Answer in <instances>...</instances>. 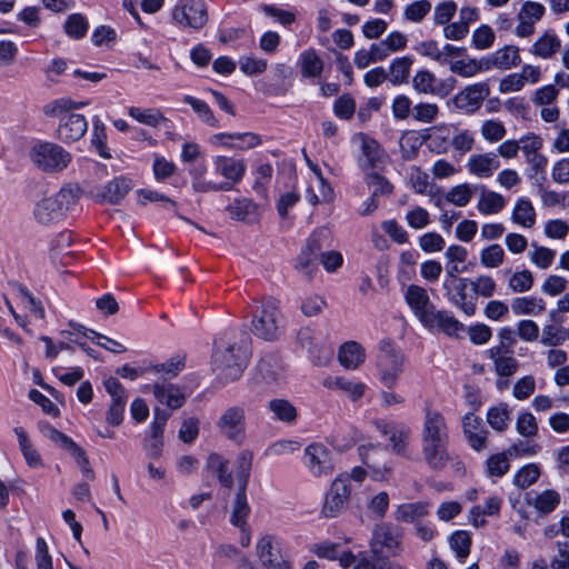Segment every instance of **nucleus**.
<instances>
[{"label": "nucleus", "instance_id": "obj_1", "mask_svg": "<svg viewBox=\"0 0 569 569\" xmlns=\"http://www.w3.org/2000/svg\"><path fill=\"white\" fill-rule=\"evenodd\" d=\"M421 437V453L425 462L433 470H442L450 461L448 451L449 429L443 415L429 407L425 408Z\"/></svg>", "mask_w": 569, "mask_h": 569}, {"label": "nucleus", "instance_id": "obj_2", "mask_svg": "<svg viewBox=\"0 0 569 569\" xmlns=\"http://www.w3.org/2000/svg\"><path fill=\"white\" fill-rule=\"evenodd\" d=\"M88 101H74L63 97L50 101L43 107V113L58 118L57 137L64 143L80 140L88 130V121L84 116L76 111L88 106Z\"/></svg>", "mask_w": 569, "mask_h": 569}, {"label": "nucleus", "instance_id": "obj_3", "mask_svg": "<svg viewBox=\"0 0 569 569\" xmlns=\"http://www.w3.org/2000/svg\"><path fill=\"white\" fill-rule=\"evenodd\" d=\"M80 198V189L76 186H63L56 193L43 192L34 202L33 217L41 224H50L60 221L74 208Z\"/></svg>", "mask_w": 569, "mask_h": 569}, {"label": "nucleus", "instance_id": "obj_4", "mask_svg": "<svg viewBox=\"0 0 569 569\" xmlns=\"http://www.w3.org/2000/svg\"><path fill=\"white\" fill-rule=\"evenodd\" d=\"M247 345H230L223 350H216L212 356V370L223 382L239 379L248 363Z\"/></svg>", "mask_w": 569, "mask_h": 569}, {"label": "nucleus", "instance_id": "obj_5", "mask_svg": "<svg viewBox=\"0 0 569 569\" xmlns=\"http://www.w3.org/2000/svg\"><path fill=\"white\" fill-rule=\"evenodd\" d=\"M405 357L390 340H382L378 346L376 368L379 381L388 389L397 386L403 371Z\"/></svg>", "mask_w": 569, "mask_h": 569}, {"label": "nucleus", "instance_id": "obj_6", "mask_svg": "<svg viewBox=\"0 0 569 569\" xmlns=\"http://www.w3.org/2000/svg\"><path fill=\"white\" fill-rule=\"evenodd\" d=\"M31 162L43 172H60L71 162V154L61 146L49 142H36L30 149Z\"/></svg>", "mask_w": 569, "mask_h": 569}, {"label": "nucleus", "instance_id": "obj_7", "mask_svg": "<svg viewBox=\"0 0 569 569\" xmlns=\"http://www.w3.org/2000/svg\"><path fill=\"white\" fill-rule=\"evenodd\" d=\"M370 551L373 557H396L402 550V530L390 522L375 525L369 541Z\"/></svg>", "mask_w": 569, "mask_h": 569}, {"label": "nucleus", "instance_id": "obj_8", "mask_svg": "<svg viewBox=\"0 0 569 569\" xmlns=\"http://www.w3.org/2000/svg\"><path fill=\"white\" fill-rule=\"evenodd\" d=\"M282 316L279 301L267 298L261 302L260 312L252 320L253 333L264 340H274L280 336Z\"/></svg>", "mask_w": 569, "mask_h": 569}, {"label": "nucleus", "instance_id": "obj_9", "mask_svg": "<svg viewBox=\"0 0 569 569\" xmlns=\"http://www.w3.org/2000/svg\"><path fill=\"white\" fill-rule=\"evenodd\" d=\"M352 493V486L349 477L337 476L325 493L320 513L323 518L331 519L339 517L349 506Z\"/></svg>", "mask_w": 569, "mask_h": 569}, {"label": "nucleus", "instance_id": "obj_10", "mask_svg": "<svg viewBox=\"0 0 569 569\" xmlns=\"http://www.w3.org/2000/svg\"><path fill=\"white\" fill-rule=\"evenodd\" d=\"M171 18L181 29L200 30L208 22V9L203 0H178Z\"/></svg>", "mask_w": 569, "mask_h": 569}, {"label": "nucleus", "instance_id": "obj_11", "mask_svg": "<svg viewBox=\"0 0 569 569\" xmlns=\"http://www.w3.org/2000/svg\"><path fill=\"white\" fill-rule=\"evenodd\" d=\"M256 556L263 569H292L280 539L273 535L264 533L258 538Z\"/></svg>", "mask_w": 569, "mask_h": 569}, {"label": "nucleus", "instance_id": "obj_12", "mask_svg": "<svg viewBox=\"0 0 569 569\" xmlns=\"http://www.w3.org/2000/svg\"><path fill=\"white\" fill-rule=\"evenodd\" d=\"M358 451L375 481L386 482L389 480L392 473V463L385 447L380 443H368L360 446Z\"/></svg>", "mask_w": 569, "mask_h": 569}, {"label": "nucleus", "instance_id": "obj_13", "mask_svg": "<svg viewBox=\"0 0 569 569\" xmlns=\"http://www.w3.org/2000/svg\"><path fill=\"white\" fill-rule=\"evenodd\" d=\"M302 463L313 478H327L335 471L332 451L323 443L313 442L303 450Z\"/></svg>", "mask_w": 569, "mask_h": 569}, {"label": "nucleus", "instance_id": "obj_14", "mask_svg": "<svg viewBox=\"0 0 569 569\" xmlns=\"http://www.w3.org/2000/svg\"><path fill=\"white\" fill-rule=\"evenodd\" d=\"M246 410L241 406L227 408L217 420L218 431L231 441L242 442L246 438Z\"/></svg>", "mask_w": 569, "mask_h": 569}, {"label": "nucleus", "instance_id": "obj_15", "mask_svg": "<svg viewBox=\"0 0 569 569\" xmlns=\"http://www.w3.org/2000/svg\"><path fill=\"white\" fill-rule=\"evenodd\" d=\"M445 296L447 299L466 316L471 317L476 313L477 303L473 295H468L467 289L470 287L469 278H460L443 280L442 283Z\"/></svg>", "mask_w": 569, "mask_h": 569}, {"label": "nucleus", "instance_id": "obj_16", "mask_svg": "<svg viewBox=\"0 0 569 569\" xmlns=\"http://www.w3.org/2000/svg\"><path fill=\"white\" fill-rule=\"evenodd\" d=\"M212 167L216 174L219 176L223 191H229L234 184L239 183L246 173V162L228 156H216L212 158Z\"/></svg>", "mask_w": 569, "mask_h": 569}, {"label": "nucleus", "instance_id": "obj_17", "mask_svg": "<svg viewBox=\"0 0 569 569\" xmlns=\"http://www.w3.org/2000/svg\"><path fill=\"white\" fill-rule=\"evenodd\" d=\"M489 93L490 89L486 82H477L459 91L452 98V103L457 109L466 113H472L481 107Z\"/></svg>", "mask_w": 569, "mask_h": 569}, {"label": "nucleus", "instance_id": "obj_18", "mask_svg": "<svg viewBox=\"0 0 569 569\" xmlns=\"http://www.w3.org/2000/svg\"><path fill=\"white\" fill-rule=\"evenodd\" d=\"M455 82L453 78L442 81L429 70H419L412 79V87L419 93L446 97L453 89Z\"/></svg>", "mask_w": 569, "mask_h": 569}, {"label": "nucleus", "instance_id": "obj_19", "mask_svg": "<svg viewBox=\"0 0 569 569\" xmlns=\"http://www.w3.org/2000/svg\"><path fill=\"white\" fill-rule=\"evenodd\" d=\"M545 7L535 1H526L518 14H517V26L515 28V33L519 38H529L535 33L536 24L541 20L545 14Z\"/></svg>", "mask_w": 569, "mask_h": 569}, {"label": "nucleus", "instance_id": "obj_20", "mask_svg": "<svg viewBox=\"0 0 569 569\" xmlns=\"http://www.w3.org/2000/svg\"><path fill=\"white\" fill-rule=\"evenodd\" d=\"M405 300L413 315L425 325L437 309L431 302L427 290L417 284H410L405 292Z\"/></svg>", "mask_w": 569, "mask_h": 569}, {"label": "nucleus", "instance_id": "obj_21", "mask_svg": "<svg viewBox=\"0 0 569 569\" xmlns=\"http://www.w3.org/2000/svg\"><path fill=\"white\" fill-rule=\"evenodd\" d=\"M168 419L167 412L154 409V418L144 441V450L151 458H159L162 453L163 431Z\"/></svg>", "mask_w": 569, "mask_h": 569}, {"label": "nucleus", "instance_id": "obj_22", "mask_svg": "<svg viewBox=\"0 0 569 569\" xmlns=\"http://www.w3.org/2000/svg\"><path fill=\"white\" fill-rule=\"evenodd\" d=\"M487 356L493 362L495 372L499 377H511L519 368V362L513 357L512 350L503 345L489 348Z\"/></svg>", "mask_w": 569, "mask_h": 569}, {"label": "nucleus", "instance_id": "obj_23", "mask_svg": "<svg viewBox=\"0 0 569 569\" xmlns=\"http://www.w3.org/2000/svg\"><path fill=\"white\" fill-rule=\"evenodd\" d=\"M462 430L469 446L476 451L487 448L488 431L482 425L480 417L468 412L462 418Z\"/></svg>", "mask_w": 569, "mask_h": 569}, {"label": "nucleus", "instance_id": "obj_24", "mask_svg": "<svg viewBox=\"0 0 569 569\" xmlns=\"http://www.w3.org/2000/svg\"><path fill=\"white\" fill-rule=\"evenodd\" d=\"M500 168V161L496 153L483 152L471 154L466 162L469 174L479 179H488Z\"/></svg>", "mask_w": 569, "mask_h": 569}, {"label": "nucleus", "instance_id": "obj_25", "mask_svg": "<svg viewBox=\"0 0 569 569\" xmlns=\"http://www.w3.org/2000/svg\"><path fill=\"white\" fill-rule=\"evenodd\" d=\"M191 177V187L193 191L199 193H209L223 191V186L220 183L219 176L216 174V170L209 172L207 167L196 166L189 170Z\"/></svg>", "mask_w": 569, "mask_h": 569}, {"label": "nucleus", "instance_id": "obj_26", "mask_svg": "<svg viewBox=\"0 0 569 569\" xmlns=\"http://www.w3.org/2000/svg\"><path fill=\"white\" fill-rule=\"evenodd\" d=\"M526 501L535 509L538 516L547 517L558 508L561 502V496L555 489H546L538 493H527Z\"/></svg>", "mask_w": 569, "mask_h": 569}, {"label": "nucleus", "instance_id": "obj_27", "mask_svg": "<svg viewBox=\"0 0 569 569\" xmlns=\"http://www.w3.org/2000/svg\"><path fill=\"white\" fill-rule=\"evenodd\" d=\"M488 71L491 69L509 70L520 64L521 58L517 46H505L485 57Z\"/></svg>", "mask_w": 569, "mask_h": 569}, {"label": "nucleus", "instance_id": "obj_28", "mask_svg": "<svg viewBox=\"0 0 569 569\" xmlns=\"http://www.w3.org/2000/svg\"><path fill=\"white\" fill-rule=\"evenodd\" d=\"M423 326L430 330L438 329L449 337H459L465 330V326L450 312L438 309Z\"/></svg>", "mask_w": 569, "mask_h": 569}, {"label": "nucleus", "instance_id": "obj_29", "mask_svg": "<svg viewBox=\"0 0 569 569\" xmlns=\"http://www.w3.org/2000/svg\"><path fill=\"white\" fill-rule=\"evenodd\" d=\"M323 387L330 390L343 392L351 401L360 400L367 390V385L360 381H353L346 377L329 376L323 382Z\"/></svg>", "mask_w": 569, "mask_h": 569}, {"label": "nucleus", "instance_id": "obj_30", "mask_svg": "<svg viewBox=\"0 0 569 569\" xmlns=\"http://www.w3.org/2000/svg\"><path fill=\"white\" fill-rule=\"evenodd\" d=\"M361 151L362 154L359 158V166L363 170L380 168L387 159L380 144L366 136H361Z\"/></svg>", "mask_w": 569, "mask_h": 569}, {"label": "nucleus", "instance_id": "obj_31", "mask_svg": "<svg viewBox=\"0 0 569 569\" xmlns=\"http://www.w3.org/2000/svg\"><path fill=\"white\" fill-rule=\"evenodd\" d=\"M561 49V41L553 30L543 31L532 43L529 52L537 58L551 59Z\"/></svg>", "mask_w": 569, "mask_h": 569}, {"label": "nucleus", "instance_id": "obj_32", "mask_svg": "<svg viewBox=\"0 0 569 569\" xmlns=\"http://www.w3.org/2000/svg\"><path fill=\"white\" fill-rule=\"evenodd\" d=\"M453 126L441 123L428 129L427 141L431 151L441 154L447 153L451 146Z\"/></svg>", "mask_w": 569, "mask_h": 569}, {"label": "nucleus", "instance_id": "obj_33", "mask_svg": "<svg viewBox=\"0 0 569 569\" xmlns=\"http://www.w3.org/2000/svg\"><path fill=\"white\" fill-rule=\"evenodd\" d=\"M229 217L237 221L256 222L259 218V207L248 198H237L226 208Z\"/></svg>", "mask_w": 569, "mask_h": 569}, {"label": "nucleus", "instance_id": "obj_34", "mask_svg": "<svg viewBox=\"0 0 569 569\" xmlns=\"http://www.w3.org/2000/svg\"><path fill=\"white\" fill-rule=\"evenodd\" d=\"M131 189L132 183L130 179L118 177L109 181L97 197L103 202L116 204L119 203Z\"/></svg>", "mask_w": 569, "mask_h": 569}, {"label": "nucleus", "instance_id": "obj_35", "mask_svg": "<svg viewBox=\"0 0 569 569\" xmlns=\"http://www.w3.org/2000/svg\"><path fill=\"white\" fill-rule=\"evenodd\" d=\"M366 359L363 347L356 341L343 343L338 352L339 363L347 370L358 369Z\"/></svg>", "mask_w": 569, "mask_h": 569}, {"label": "nucleus", "instance_id": "obj_36", "mask_svg": "<svg viewBox=\"0 0 569 569\" xmlns=\"http://www.w3.org/2000/svg\"><path fill=\"white\" fill-rule=\"evenodd\" d=\"M150 388L154 398L171 409H178L184 403V395L171 383H154Z\"/></svg>", "mask_w": 569, "mask_h": 569}, {"label": "nucleus", "instance_id": "obj_37", "mask_svg": "<svg viewBox=\"0 0 569 569\" xmlns=\"http://www.w3.org/2000/svg\"><path fill=\"white\" fill-rule=\"evenodd\" d=\"M511 310L516 316H540L546 311V301L536 296H520L511 300Z\"/></svg>", "mask_w": 569, "mask_h": 569}, {"label": "nucleus", "instance_id": "obj_38", "mask_svg": "<svg viewBox=\"0 0 569 569\" xmlns=\"http://www.w3.org/2000/svg\"><path fill=\"white\" fill-rule=\"evenodd\" d=\"M410 440L411 429L408 426H391L389 431V442L395 455L403 458H410Z\"/></svg>", "mask_w": 569, "mask_h": 569}, {"label": "nucleus", "instance_id": "obj_39", "mask_svg": "<svg viewBox=\"0 0 569 569\" xmlns=\"http://www.w3.org/2000/svg\"><path fill=\"white\" fill-rule=\"evenodd\" d=\"M14 435L18 438L19 448L20 451L26 460V463L30 468H41L43 467V460L39 453V451L36 449L31 440L29 439L27 432L21 427L14 428Z\"/></svg>", "mask_w": 569, "mask_h": 569}, {"label": "nucleus", "instance_id": "obj_40", "mask_svg": "<svg viewBox=\"0 0 569 569\" xmlns=\"http://www.w3.org/2000/svg\"><path fill=\"white\" fill-rule=\"evenodd\" d=\"M267 408L272 415V419L283 423L291 425L298 417L297 408L289 400L283 398L271 399Z\"/></svg>", "mask_w": 569, "mask_h": 569}, {"label": "nucleus", "instance_id": "obj_41", "mask_svg": "<svg viewBox=\"0 0 569 569\" xmlns=\"http://www.w3.org/2000/svg\"><path fill=\"white\" fill-rule=\"evenodd\" d=\"M449 68L451 72L463 78H471L480 72L488 71L485 58L480 60L475 58L456 59L455 61H450Z\"/></svg>", "mask_w": 569, "mask_h": 569}, {"label": "nucleus", "instance_id": "obj_42", "mask_svg": "<svg viewBox=\"0 0 569 569\" xmlns=\"http://www.w3.org/2000/svg\"><path fill=\"white\" fill-rule=\"evenodd\" d=\"M511 219L523 228H532L536 223V210L531 201L527 198L518 199L513 207Z\"/></svg>", "mask_w": 569, "mask_h": 569}, {"label": "nucleus", "instance_id": "obj_43", "mask_svg": "<svg viewBox=\"0 0 569 569\" xmlns=\"http://www.w3.org/2000/svg\"><path fill=\"white\" fill-rule=\"evenodd\" d=\"M413 59L409 56L396 58L389 66L388 79L393 86L407 83Z\"/></svg>", "mask_w": 569, "mask_h": 569}, {"label": "nucleus", "instance_id": "obj_44", "mask_svg": "<svg viewBox=\"0 0 569 569\" xmlns=\"http://www.w3.org/2000/svg\"><path fill=\"white\" fill-rule=\"evenodd\" d=\"M300 69L306 78H318L323 71V61L315 49H308L300 54Z\"/></svg>", "mask_w": 569, "mask_h": 569}, {"label": "nucleus", "instance_id": "obj_45", "mask_svg": "<svg viewBox=\"0 0 569 569\" xmlns=\"http://www.w3.org/2000/svg\"><path fill=\"white\" fill-rule=\"evenodd\" d=\"M250 507L247 501L246 489H239L231 506L230 522L237 528L248 525Z\"/></svg>", "mask_w": 569, "mask_h": 569}, {"label": "nucleus", "instance_id": "obj_46", "mask_svg": "<svg viewBox=\"0 0 569 569\" xmlns=\"http://www.w3.org/2000/svg\"><path fill=\"white\" fill-rule=\"evenodd\" d=\"M428 505L423 502L403 503L396 510V519L402 522L418 523L428 515Z\"/></svg>", "mask_w": 569, "mask_h": 569}, {"label": "nucleus", "instance_id": "obj_47", "mask_svg": "<svg viewBox=\"0 0 569 569\" xmlns=\"http://www.w3.org/2000/svg\"><path fill=\"white\" fill-rule=\"evenodd\" d=\"M510 409L505 402H500L487 411V422L496 431L502 432L507 430L510 423Z\"/></svg>", "mask_w": 569, "mask_h": 569}, {"label": "nucleus", "instance_id": "obj_48", "mask_svg": "<svg viewBox=\"0 0 569 569\" xmlns=\"http://www.w3.org/2000/svg\"><path fill=\"white\" fill-rule=\"evenodd\" d=\"M128 114L139 123L149 127H159L167 120L162 112L156 108L143 109L139 107H130L128 109Z\"/></svg>", "mask_w": 569, "mask_h": 569}, {"label": "nucleus", "instance_id": "obj_49", "mask_svg": "<svg viewBox=\"0 0 569 569\" xmlns=\"http://www.w3.org/2000/svg\"><path fill=\"white\" fill-rule=\"evenodd\" d=\"M506 206L505 198L495 191H483L478 200L477 209L482 214H496Z\"/></svg>", "mask_w": 569, "mask_h": 569}, {"label": "nucleus", "instance_id": "obj_50", "mask_svg": "<svg viewBox=\"0 0 569 569\" xmlns=\"http://www.w3.org/2000/svg\"><path fill=\"white\" fill-rule=\"evenodd\" d=\"M535 282L533 274L530 270L523 269L515 271L508 279V288L515 293H525L532 289Z\"/></svg>", "mask_w": 569, "mask_h": 569}, {"label": "nucleus", "instance_id": "obj_51", "mask_svg": "<svg viewBox=\"0 0 569 569\" xmlns=\"http://www.w3.org/2000/svg\"><path fill=\"white\" fill-rule=\"evenodd\" d=\"M183 102L189 104L192 108V110L198 114L200 120L203 121L206 124L212 128H217L219 126L217 118L213 116L212 110L210 109L206 101L194 98L192 96H184Z\"/></svg>", "mask_w": 569, "mask_h": 569}, {"label": "nucleus", "instance_id": "obj_52", "mask_svg": "<svg viewBox=\"0 0 569 569\" xmlns=\"http://www.w3.org/2000/svg\"><path fill=\"white\" fill-rule=\"evenodd\" d=\"M207 467L219 479L220 483L227 488L232 485L231 473L228 471V461L217 453H212L208 458Z\"/></svg>", "mask_w": 569, "mask_h": 569}, {"label": "nucleus", "instance_id": "obj_53", "mask_svg": "<svg viewBox=\"0 0 569 569\" xmlns=\"http://www.w3.org/2000/svg\"><path fill=\"white\" fill-rule=\"evenodd\" d=\"M402 158L412 160L417 157L422 144L421 137L416 131H406L399 141Z\"/></svg>", "mask_w": 569, "mask_h": 569}, {"label": "nucleus", "instance_id": "obj_54", "mask_svg": "<svg viewBox=\"0 0 569 569\" xmlns=\"http://www.w3.org/2000/svg\"><path fill=\"white\" fill-rule=\"evenodd\" d=\"M540 473L541 471L538 465L528 463L516 472L513 485L520 489H526L538 481Z\"/></svg>", "mask_w": 569, "mask_h": 569}, {"label": "nucleus", "instance_id": "obj_55", "mask_svg": "<svg viewBox=\"0 0 569 569\" xmlns=\"http://www.w3.org/2000/svg\"><path fill=\"white\" fill-rule=\"evenodd\" d=\"M470 288L473 297L491 298L497 290L495 279L489 274H480L475 279H470Z\"/></svg>", "mask_w": 569, "mask_h": 569}, {"label": "nucleus", "instance_id": "obj_56", "mask_svg": "<svg viewBox=\"0 0 569 569\" xmlns=\"http://www.w3.org/2000/svg\"><path fill=\"white\" fill-rule=\"evenodd\" d=\"M475 190L469 183H460L452 187L446 194L448 202L456 207H466L472 199Z\"/></svg>", "mask_w": 569, "mask_h": 569}, {"label": "nucleus", "instance_id": "obj_57", "mask_svg": "<svg viewBox=\"0 0 569 569\" xmlns=\"http://www.w3.org/2000/svg\"><path fill=\"white\" fill-rule=\"evenodd\" d=\"M531 251L529 252L530 261L539 269H548L556 257V251L537 243H531Z\"/></svg>", "mask_w": 569, "mask_h": 569}, {"label": "nucleus", "instance_id": "obj_58", "mask_svg": "<svg viewBox=\"0 0 569 569\" xmlns=\"http://www.w3.org/2000/svg\"><path fill=\"white\" fill-rule=\"evenodd\" d=\"M505 257V251L500 244H490L481 250L480 263L485 268L495 269L503 263Z\"/></svg>", "mask_w": 569, "mask_h": 569}, {"label": "nucleus", "instance_id": "obj_59", "mask_svg": "<svg viewBox=\"0 0 569 569\" xmlns=\"http://www.w3.org/2000/svg\"><path fill=\"white\" fill-rule=\"evenodd\" d=\"M431 8L429 0L413 1L405 7L403 17L407 21L419 23L429 14Z\"/></svg>", "mask_w": 569, "mask_h": 569}, {"label": "nucleus", "instance_id": "obj_60", "mask_svg": "<svg viewBox=\"0 0 569 569\" xmlns=\"http://www.w3.org/2000/svg\"><path fill=\"white\" fill-rule=\"evenodd\" d=\"M476 139L472 131L468 129H459L453 126L451 146L455 150L465 154L472 150Z\"/></svg>", "mask_w": 569, "mask_h": 569}, {"label": "nucleus", "instance_id": "obj_61", "mask_svg": "<svg viewBox=\"0 0 569 569\" xmlns=\"http://www.w3.org/2000/svg\"><path fill=\"white\" fill-rule=\"evenodd\" d=\"M480 133L486 141L495 143L506 137L507 129L501 121L490 119L482 122Z\"/></svg>", "mask_w": 569, "mask_h": 569}, {"label": "nucleus", "instance_id": "obj_62", "mask_svg": "<svg viewBox=\"0 0 569 569\" xmlns=\"http://www.w3.org/2000/svg\"><path fill=\"white\" fill-rule=\"evenodd\" d=\"M450 547L456 552L457 557L463 561L470 553L471 537L465 530L456 531L451 535Z\"/></svg>", "mask_w": 569, "mask_h": 569}, {"label": "nucleus", "instance_id": "obj_63", "mask_svg": "<svg viewBox=\"0 0 569 569\" xmlns=\"http://www.w3.org/2000/svg\"><path fill=\"white\" fill-rule=\"evenodd\" d=\"M566 340L565 329L556 325H545L541 331L540 343L548 348L561 346Z\"/></svg>", "mask_w": 569, "mask_h": 569}, {"label": "nucleus", "instance_id": "obj_64", "mask_svg": "<svg viewBox=\"0 0 569 569\" xmlns=\"http://www.w3.org/2000/svg\"><path fill=\"white\" fill-rule=\"evenodd\" d=\"M240 70L249 77H254L263 73L268 68L266 59L256 56H242L239 59Z\"/></svg>", "mask_w": 569, "mask_h": 569}]
</instances>
